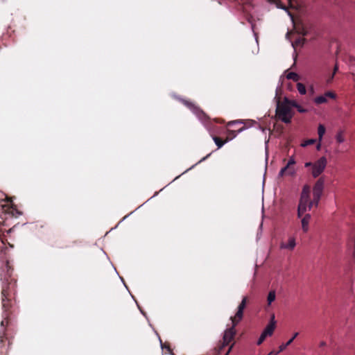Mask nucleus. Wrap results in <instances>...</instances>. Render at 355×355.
Listing matches in <instances>:
<instances>
[{
    "label": "nucleus",
    "mask_w": 355,
    "mask_h": 355,
    "mask_svg": "<svg viewBox=\"0 0 355 355\" xmlns=\"http://www.w3.org/2000/svg\"><path fill=\"white\" fill-rule=\"evenodd\" d=\"M1 274V306L3 320L1 327L3 330L0 333V355H7L10 346L12 344V338L7 334L6 327L11 321V316L15 309V294L17 279L12 277L13 268L8 261H6Z\"/></svg>",
    "instance_id": "obj_1"
},
{
    "label": "nucleus",
    "mask_w": 355,
    "mask_h": 355,
    "mask_svg": "<svg viewBox=\"0 0 355 355\" xmlns=\"http://www.w3.org/2000/svg\"><path fill=\"white\" fill-rule=\"evenodd\" d=\"M183 103L189 107L197 116L198 118L203 123H205V125L208 128L209 131L211 132V137L214 140L218 148L222 147V138L220 137L215 135V133L218 132V130L215 126V123H219L218 121H211L209 116L202 110L200 107L196 106L193 103L184 100Z\"/></svg>",
    "instance_id": "obj_2"
},
{
    "label": "nucleus",
    "mask_w": 355,
    "mask_h": 355,
    "mask_svg": "<svg viewBox=\"0 0 355 355\" xmlns=\"http://www.w3.org/2000/svg\"><path fill=\"white\" fill-rule=\"evenodd\" d=\"M247 297H244L238 306V310L234 317H231L232 327L223 332V348L234 340L236 334L235 326L242 320L243 311L247 304Z\"/></svg>",
    "instance_id": "obj_3"
},
{
    "label": "nucleus",
    "mask_w": 355,
    "mask_h": 355,
    "mask_svg": "<svg viewBox=\"0 0 355 355\" xmlns=\"http://www.w3.org/2000/svg\"><path fill=\"white\" fill-rule=\"evenodd\" d=\"M310 186H309L308 184H305L302 188L299 200V205L297 207L298 218H302L303 214L307 210H311L313 206L315 207V202H313V199L311 200L310 198Z\"/></svg>",
    "instance_id": "obj_4"
},
{
    "label": "nucleus",
    "mask_w": 355,
    "mask_h": 355,
    "mask_svg": "<svg viewBox=\"0 0 355 355\" xmlns=\"http://www.w3.org/2000/svg\"><path fill=\"white\" fill-rule=\"evenodd\" d=\"M276 115L284 123H290L294 112L285 103L279 101L277 103Z\"/></svg>",
    "instance_id": "obj_5"
},
{
    "label": "nucleus",
    "mask_w": 355,
    "mask_h": 355,
    "mask_svg": "<svg viewBox=\"0 0 355 355\" xmlns=\"http://www.w3.org/2000/svg\"><path fill=\"white\" fill-rule=\"evenodd\" d=\"M242 122L240 121H230L227 124V136L225 139H223V145L227 141L234 138L239 132H242L245 128V125H241Z\"/></svg>",
    "instance_id": "obj_6"
},
{
    "label": "nucleus",
    "mask_w": 355,
    "mask_h": 355,
    "mask_svg": "<svg viewBox=\"0 0 355 355\" xmlns=\"http://www.w3.org/2000/svg\"><path fill=\"white\" fill-rule=\"evenodd\" d=\"M327 161L325 157H321L313 163L311 174L313 178H318L324 171Z\"/></svg>",
    "instance_id": "obj_7"
},
{
    "label": "nucleus",
    "mask_w": 355,
    "mask_h": 355,
    "mask_svg": "<svg viewBox=\"0 0 355 355\" xmlns=\"http://www.w3.org/2000/svg\"><path fill=\"white\" fill-rule=\"evenodd\" d=\"M324 189V180L319 178L313 186V202H315V207H318L321 196L322 194Z\"/></svg>",
    "instance_id": "obj_8"
},
{
    "label": "nucleus",
    "mask_w": 355,
    "mask_h": 355,
    "mask_svg": "<svg viewBox=\"0 0 355 355\" xmlns=\"http://www.w3.org/2000/svg\"><path fill=\"white\" fill-rule=\"evenodd\" d=\"M295 164V160L294 157H291L286 165L280 170L279 176L283 177L284 175L294 176L295 175V169L293 166Z\"/></svg>",
    "instance_id": "obj_9"
},
{
    "label": "nucleus",
    "mask_w": 355,
    "mask_h": 355,
    "mask_svg": "<svg viewBox=\"0 0 355 355\" xmlns=\"http://www.w3.org/2000/svg\"><path fill=\"white\" fill-rule=\"evenodd\" d=\"M295 237L293 236H290L287 241H282L280 243L279 247L281 249H286L291 251L295 248Z\"/></svg>",
    "instance_id": "obj_10"
},
{
    "label": "nucleus",
    "mask_w": 355,
    "mask_h": 355,
    "mask_svg": "<svg viewBox=\"0 0 355 355\" xmlns=\"http://www.w3.org/2000/svg\"><path fill=\"white\" fill-rule=\"evenodd\" d=\"M276 327V320L275 314H272L269 323L267 324L264 331H266L269 336H272Z\"/></svg>",
    "instance_id": "obj_11"
},
{
    "label": "nucleus",
    "mask_w": 355,
    "mask_h": 355,
    "mask_svg": "<svg viewBox=\"0 0 355 355\" xmlns=\"http://www.w3.org/2000/svg\"><path fill=\"white\" fill-rule=\"evenodd\" d=\"M311 220V215L309 214H306L304 215V216L302 218L301 223H302V227L304 231V232H306L309 230V224Z\"/></svg>",
    "instance_id": "obj_12"
},
{
    "label": "nucleus",
    "mask_w": 355,
    "mask_h": 355,
    "mask_svg": "<svg viewBox=\"0 0 355 355\" xmlns=\"http://www.w3.org/2000/svg\"><path fill=\"white\" fill-rule=\"evenodd\" d=\"M284 103H285V104H286L289 107H295L298 105V103L295 100H291L286 97H285L284 98V100L282 101Z\"/></svg>",
    "instance_id": "obj_13"
},
{
    "label": "nucleus",
    "mask_w": 355,
    "mask_h": 355,
    "mask_svg": "<svg viewBox=\"0 0 355 355\" xmlns=\"http://www.w3.org/2000/svg\"><path fill=\"white\" fill-rule=\"evenodd\" d=\"M326 128L324 125L320 124L318 128V134L319 141H321L324 135L325 134Z\"/></svg>",
    "instance_id": "obj_14"
},
{
    "label": "nucleus",
    "mask_w": 355,
    "mask_h": 355,
    "mask_svg": "<svg viewBox=\"0 0 355 355\" xmlns=\"http://www.w3.org/2000/svg\"><path fill=\"white\" fill-rule=\"evenodd\" d=\"M276 298V293L275 291H270L268 293V297H267V302L268 305H270L272 302L275 300Z\"/></svg>",
    "instance_id": "obj_15"
},
{
    "label": "nucleus",
    "mask_w": 355,
    "mask_h": 355,
    "mask_svg": "<svg viewBox=\"0 0 355 355\" xmlns=\"http://www.w3.org/2000/svg\"><path fill=\"white\" fill-rule=\"evenodd\" d=\"M327 102V99L326 98V96H319L314 98V103L317 105L325 103Z\"/></svg>",
    "instance_id": "obj_16"
},
{
    "label": "nucleus",
    "mask_w": 355,
    "mask_h": 355,
    "mask_svg": "<svg viewBox=\"0 0 355 355\" xmlns=\"http://www.w3.org/2000/svg\"><path fill=\"white\" fill-rule=\"evenodd\" d=\"M286 78L290 80H293L294 81H297L300 78L299 75L295 72H289L286 75Z\"/></svg>",
    "instance_id": "obj_17"
},
{
    "label": "nucleus",
    "mask_w": 355,
    "mask_h": 355,
    "mask_svg": "<svg viewBox=\"0 0 355 355\" xmlns=\"http://www.w3.org/2000/svg\"><path fill=\"white\" fill-rule=\"evenodd\" d=\"M297 89L300 94H305L306 92L305 85L301 83L297 84Z\"/></svg>",
    "instance_id": "obj_18"
},
{
    "label": "nucleus",
    "mask_w": 355,
    "mask_h": 355,
    "mask_svg": "<svg viewBox=\"0 0 355 355\" xmlns=\"http://www.w3.org/2000/svg\"><path fill=\"white\" fill-rule=\"evenodd\" d=\"M315 141H316L315 139H307V140L304 141L301 145L302 147H306L308 146L315 144Z\"/></svg>",
    "instance_id": "obj_19"
},
{
    "label": "nucleus",
    "mask_w": 355,
    "mask_h": 355,
    "mask_svg": "<svg viewBox=\"0 0 355 355\" xmlns=\"http://www.w3.org/2000/svg\"><path fill=\"white\" fill-rule=\"evenodd\" d=\"M336 141L338 143L341 144L345 141V138L342 132H339L336 135Z\"/></svg>",
    "instance_id": "obj_20"
},
{
    "label": "nucleus",
    "mask_w": 355,
    "mask_h": 355,
    "mask_svg": "<svg viewBox=\"0 0 355 355\" xmlns=\"http://www.w3.org/2000/svg\"><path fill=\"white\" fill-rule=\"evenodd\" d=\"M324 96H326V98H336V94L332 92H327L324 94Z\"/></svg>",
    "instance_id": "obj_21"
},
{
    "label": "nucleus",
    "mask_w": 355,
    "mask_h": 355,
    "mask_svg": "<svg viewBox=\"0 0 355 355\" xmlns=\"http://www.w3.org/2000/svg\"><path fill=\"white\" fill-rule=\"evenodd\" d=\"M298 335V332L295 333L293 337L286 342L287 345H290Z\"/></svg>",
    "instance_id": "obj_22"
},
{
    "label": "nucleus",
    "mask_w": 355,
    "mask_h": 355,
    "mask_svg": "<svg viewBox=\"0 0 355 355\" xmlns=\"http://www.w3.org/2000/svg\"><path fill=\"white\" fill-rule=\"evenodd\" d=\"M288 346V345H287V343H283L279 347V350L277 351L278 353L281 352H283L287 347Z\"/></svg>",
    "instance_id": "obj_23"
},
{
    "label": "nucleus",
    "mask_w": 355,
    "mask_h": 355,
    "mask_svg": "<svg viewBox=\"0 0 355 355\" xmlns=\"http://www.w3.org/2000/svg\"><path fill=\"white\" fill-rule=\"evenodd\" d=\"M297 111L300 112V113H306L307 112V110L306 109H304V107H302L301 105H300L298 104V105L296 107Z\"/></svg>",
    "instance_id": "obj_24"
},
{
    "label": "nucleus",
    "mask_w": 355,
    "mask_h": 355,
    "mask_svg": "<svg viewBox=\"0 0 355 355\" xmlns=\"http://www.w3.org/2000/svg\"><path fill=\"white\" fill-rule=\"evenodd\" d=\"M266 338H264L263 336H260L259 338L257 340V345H260L263 343V342L265 340Z\"/></svg>",
    "instance_id": "obj_25"
},
{
    "label": "nucleus",
    "mask_w": 355,
    "mask_h": 355,
    "mask_svg": "<svg viewBox=\"0 0 355 355\" xmlns=\"http://www.w3.org/2000/svg\"><path fill=\"white\" fill-rule=\"evenodd\" d=\"M304 42H305V39H304V38H300L299 40H297L295 42V43H296L297 44H302V45H303V44H304Z\"/></svg>",
    "instance_id": "obj_26"
},
{
    "label": "nucleus",
    "mask_w": 355,
    "mask_h": 355,
    "mask_svg": "<svg viewBox=\"0 0 355 355\" xmlns=\"http://www.w3.org/2000/svg\"><path fill=\"white\" fill-rule=\"evenodd\" d=\"M313 163H312V162H306V163L304 164V166H305L306 168H307V167H311V168H313Z\"/></svg>",
    "instance_id": "obj_27"
},
{
    "label": "nucleus",
    "mask_w": 355,
    "mask_h": 355,
    "mask_svg": "<svg viewBox=\"0 0 355 355\" xmlns=\"http://www.w3.org/2000/svg\"><path fill=\"white\" fill-rule=\"evenodd\" d=\"M261 335L263 336L266 338L267 336H270L269 334L266 331H265L264 330L263 331V332L261 333Z\"/></svg>",
    "instance_id": "obj_28"
},
{
    "label": "nucleus",
    "mask_w": 355,
    "mask_h": 355,
    "mask_svg": "<svg viewBox=\"0 0 355 355\" xmlns=\"http://www.w3.org/2000/svg\"><path fill=\"white\" fill-rule=\"evenodd\" d=\"M261 335L263 336L266 338L267 336H270L269 334L266 331H265L264 330L263 331V332L261 333Z\"/></svg>",
    "instance_id": "obj_29"
},
{
    "label": "nucleus",
    "mask_w": 355,
    "mask_h": 355,
    "mask_svg": "<svg viewBox=\"0 0 355 355\" xmlns=\"http://www.w3.org/2000/svg\"><path fill=\"white\" fill-rule=\"evenodd\" d=\"M337 70H338V67L336 65L334 67V73H333L332 76L331 77V79H332L334 78V75L335 74V73L336 72Z\"/></svg>",
    "instance_id": "obj_30"
},
{
    "label": "nucleus",
    "mask_w": 355,
    "mask_h": 355,
    "mask_svg": "<svg viewBox=\"0 0 355 355\" xmlns=\"http://www.w3.org/2000/svg\"><path fill=\"white\" fill-rule=\"evenodd\" d=\"M279 353L277 352H274V351H272L270 352L268 355H277Z\"/></svg>",
    "instance_id": "obj_31"
},
{
    "label": "nucleus",
    "mask_w": 355,
    "mask_h": 355,
    "mask_svg": "<svg viewBox=\"0 0 355 355\" xmlns=\"http://www.w3.org/2000/svg\"><path fill=\"white\" fill-rule=\"evenodd\" d=\"M232 346H233V345H231V346L229 347L228 351L226 352V354H225V355H228V354H229L230 352L231 351V349H232Z\"/></svg>",
    "instance_id": "obj_32"
},
{
    "label": "nucleus",
    "mask_w": 355,
    "mask_h": 355,
    "mask_svg": "<svg viewBox=\"0 0 355 355\" xmlns=\"http://www.w3.org/2000/svg\"><path fill=\"white\" fill-rule=\"evenodd\" d=\"M271 3H277L279 0H268Z\"/></svg>",
    "instance_id": "obj_33"
},
{
    "label": "nucleus",
    "mask_w": 355,
    "mask_h": 355,
    "mask_svg": "<svg viewBox=\"0 0 355 355\" xmlns=\"http://www.w3.org/2000/svg\"><path fill=\"white\" fill-rule=\"evenodd\" d=\"M325 345H326V343H325V342H324V341H322V342L320 343V347H324V346H325Z\"/></svg>",
    "instance_id": "obj_34"
},
{
    "label": "nucleus",
    "mask_w": 355,
    "mask_h": 355,
    "mask_svg": "<svg viewBox=\"0 0 355 355\" xmlns=\"http://www.w3.org/2000/svg\"><path fill=\"white\" fill-rule=\"evenodd\" d=\"M218 347L219 350L222 349V344H218Z\"/></svg>",
    "instance_id": "obj_35"
},
{
    "label": "nucleus",
    "mask_w": 355,
    "mask_h": 355,
    "mask_svg": "<svg viewBox=\"0 0 355 355\" xmlns=\"http://www.w3.org/2000/svg\"><path fill=\"white\" fill-rule=\"evenodd\" d=\"M320 141L319 142V144L317 145V149L318 150H320Z\"/></svg>",
    "instance_id": "obj_36"
},
{
    "label": "nucleus",
    "mask_w": 355,
    "mask_h": 355,
    "mask_svg": "<svg viewBox=\"0 0 355 355\" xmlns=\"http://www.w3.org/2000/svg\"><path fill=\"white\" fill-rule=\"evenodd\" d=\"M216 1L218 2V3H219V4H220V3H221L220 0H216Z\"/></svg>",
    "instance_id": "obj_37"
}]
</instances>
